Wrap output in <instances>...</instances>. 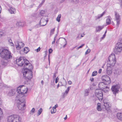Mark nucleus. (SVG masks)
Instances as JSON below:
<instances>
[{"label": "nucleus", "instance_id": "13d9d810", "mask_svg": "<svg viewBox=\"0 0 122 122\" xmlns=\"http://www.w3.org/2000/svg\"><path fill=\"white\" fill-rule=\"evenodd\" d=\"M1 6L0 5V13H1Z\"/></svg>", "mask_w": 122, "mask_h": 122}, {"label": "nucleus", "instance_id": "20e7f679", "mask_svg": "<svg viewBox=\"0 0 122 122\" xmlns=\"http://www.w3.org/2000/svg\"><path fill=\"white\" fill-rule=\"evenodd\" d=\"M30 66L29 69L27 68H24L22 70L23 76L29 80L32 77L31 70L33 69V66L30 64L29 65Z\"/></svg>", "mask_w": 122, "mask_h": 122}, {"label": "nucleus", "instance_id": "ddd939ff", "mask_svg": "<svg viewBox=\"0 0 122 122\" xmlns=\"http://www.w3.org/2000/svg\"><path fill=\"white\" fill-rule=\"evenodd\" d=\"M15 44L16 49L18 50H20L24 46V44L23 42H19L17 41L15 42Z\"/></svg>", "mask_w": 122, "mask_h": 122}, {"label": "nucleus", "instance_id": "72a5a7b5", "mask_svg": "<svg viewBox=\"0 0 122 122\" xmlns=\"http://www.w3.org/2000/svg\"><path fill=\"white\" fill-rule=\"evenodd\" d=\"M35 111V109L34 108H33L30 111V114H33L34 113Z\"/></svg>", "mask_w": 122, "mask_h": 122}, {"label": "nucleus", "instance_id": "774afa93", "mask_svg": "<svg viewBox=\"0 0 122 122\" xmlns=\"http://www.w3.org/2000/svg\"><path fill=\"white\" fill-rule=\"evenodd\" d=\"M121 6H122V0H121Z\"/></svg>", "mask_w": 122, "mask_h": 122}, {"label": "nucleus", "instance_id": "c9c22d12", "mask_svg": "<svg viewBox=\"0 0 122 122\" xmlns=\"http://www.w3.org/2000/svg\"><path fill=\"white\" fill-rule=\"evenodd\" d=\"M97 72L96 71H93L92 73V76H93L96 75L97 74Z\"/></svg>", "mask_w": 122, "mask_h": 122}, {"label": "nucleus", "instance_id": "4c0bfd02", "mask_svg": "<svg viewBox=\"0 0 122 122\" xmlns=\"http://www.w3.org/2000/svg\"><path fill=\"white\" fill-rule=\"evenodd\" d=\"M91 50L90 49L87 50L85 53V55H87L90 52Z\"/></svg>", "mask_w": 122, "mask_h": 122}, {"label": "nucleus", "instance_id": "dca6fc26", "mask_svg": "<svg viewBox=\"0 0 122 122\" xmlns=\"http://www.w3.org/2000/svg\"><path fill=\"white\" fill-rule=\"evenodd\" d=\"M47 19V16L43 17L40 21V23L41 25L42 26L46 25L48 21V20Z\"/></svg>", "mask_w": 122, "mask_h": 122}, {"label": "nucleus", "instance_id": "603ef678", "mask_svg": "<svg viewBox=\"0 0 122 122\" xmlns=\"http://www.w3.org/2000/svg\"><path fill=\"white\" fill-rule=\"evenodd\" d=\"M43 3H42V2H41V3L40 4V5H39V7H41V6H42V5Z\"/></svg>", "mask_w": 122, "mask_h": 122}, {"label": "nucleus", "instance_id": "4d7b16f0", "mask_svg": "<svg viewBox=\"0 0 122 122\" xmlns=\"http://www.w3.org/2000/svg\"><path fill=\"white\" fill-rule=\"evenodd\" d=\"M85 35V34H81V37H82L84 36V35Z\"/></svg>", "mask_w": 122, "mask_h": 122}, {"label": "nucleus", "instance_id": "473e14b6", "mask_svg": "<svg viewBox=\"0 0 122 122\" xmlns=\"http://www.w3.org/2000/svg\"><path fill=\"white\" fill-rule=\"evenodd\" d=\"M106 22L107 24L108 25L109 24H110L111 21L109 18H107L106 21Z\"/></svg>", "mask_w": 122, "mask_h": 122}, {"label": "nucleus", "instance_id": "f8f14e48", "mask_svg": "<svg viewBox=\"0 0 122 122\" xmlns=\"http://www.w3.org/2000/svg\"><path fill=\"white\" fill-rule=\"evenodd\" d=\"M115 20L117 22V26L119 24L121 20L120 16L119 14L116 12H115Z\"/></svg>", "mask_w": 122, "mask_h": 122}, {"label": "nucleus", "instance_id": "9d476101", "mask_svg": "<svg viewBox=\"0 0 122 122\" xmlns=\"http://www.w3.org/2000/svg\"><path fill=\"white\" fill-rule=\"evenodd\" d=\"M122 50V43L120 42H118L114 49V51L116 54H119Z\"/></svg>", "mask_w": 122, "mask_h": 122}, {"label": "nucleus", "instance_id": "412c9836", "mask_svg": "<svg viewBox=\"0 0 122 122\" xmlns=\"http://www.w3.org/2000/svg\"><path fill=\"white\" fill-rule=\"evenodd\" d=\"M71 87H68L67 88V89L66 90L65 92L63 93V97L64 98L67 94L69 92Z\"/></svg>", "mask_w": 122, "mask_h": 122}, {"label": "nucleus", "instance_id": "de8ad7c7", "mask_svg": "<svg viewBox=\"0 0 122 122\" xmlns=\"http://www.w3.org/2000/svg\"><path fill=\"white\" fill-rule=\"evenodd\" d=\"M106 36V34H104V35L101 38V39H103Z\"/></svg>", "mask_w": 122, "mask_h": 122}, {"label": "nucleus", "instance_id": "5701e85b", "mask_svg": "<svg viewBox=\"0 0 122 122\" xmlns=\"http://www.w3.org/2000/svg\"><path fill=\"white\" fill-rule=\"evenodd\" d=\"M103 28V26H97L96 28V31L97 32H100Z\"/></svg>", "mask_w": 122, "mask_h": 122}, {"label": "nucleus", "instance_id": "ea45409f", "mask_svg": "<svg viewBox=\"0 0 122 122\" xmlns=\"http://www.w3.org/2000/svg\"><path fill=\"white\" fill-rule=\"evenodd\" d=\"M42 26L41 25V24H40V23L39 24H37L36 26V27L37 28H38L39 27H40L41 26Z\"/></svg>", "mask_w": 122, "mask_h": 122}, {"label": "nucleus", "instance_id": "37998d69", "mask_svg": "<svg viewBox=\"0 0 122 122\" xmlns=\"http://www.w3.org/2000/svg\"><path fill=\"white\" fill-rule=\"evenodd\" d=\"M4 35V33L0 31V37L3 36Z\"/></svg>", "mask_w": 122, "mask_h": 122}, {"label": "nucleus", "instance_id": "a211bd4d", "mask_svg": "<svg viewBox=\"0 0 122 122\" xmlns=\"http://www.w3.org/2000/svg\"><path fill=\"white\" fill-rule=\"evenodd\" d=\"M113 73L115 75H118L121 74L122 73V71L118 69H115L113 71Z\"/></svg>", "mask_w": 122, "mask_h": 122}, {"label": "nucleus", "instance_id": "c85d7f7f", "mask_svg": "<svg viewBox=\"0 0 122 122\" xmlns=\"http://www.w3.org/2000/svg\"><path fill=\"white\" fill-rule=\"evenodd\" d=\"M79 0H71V2L74 4H76L78 3Z\"/></svg>", "mask_w": 122, "mask_h": 122}, {"label": "nucleus", "instance_id": "2f4dec72", "mask_svg": "<svg viewBox=\"0 0 122 122\" xmlns=\"http://www.w3.org/2000/svg\"><path fill=\"white\" fill-rule=\"evenodd\" d=\"M89 90H86L85 91V96H87L89 95Z\"/></svg>", "mask_w": 122, "mask_h": 122}, {"label": "nucleus", "instance_id": "864d4df0", "mask_svg": "<svg viewBox=\"0 0 122 122\" xmlns=\"http://www.w3.org/2000/svg\"><path fill=\"white\" fill-rule=\"evenodd\" d=\"M90 80L92 82L94 80V78H91Z\"/></svg>", "mask_w": 122, "mask_h": 122}, {"label": "nucleus", "instance_id": "680f3d73", "mask_svg": "<svg viewBox=\"0 0 122 122\" xmlns=\"http://www.w3.org/2000/svg\"><path fill=\"white\" fill-rule=\"evenodd\" d=\"M59 84H58L57 86V88H58V87H59Z\"/></svg>", "mask_w": 122, "mask_h": 122}, {"label": "nucleus", "instance_id": "f704fd0d", "mask_svg": "<svg viewBox=\"0 0 122 122\" xmlns=\"http://www.w3.org/2000/svg\"><path fill=\"white\" fill-rule=\"evenodd\" d=\"M45 13V11L44 10H41L40 12V14L41 16H43Z\"/></svg>", "mask_w": 122, "mask_h": 122}, {"label": "nucleus", "instance_id": "6ab92c4d", "mask_svg": "<svg viewBox=\"0 0 122 122\" xmlns=\"http://www.w3.org/2000/svg\"><path fill=\"white\" fill-rule=\"evenodd\" d=\"M9 12L11 14H15L16 12L15 9L12 7H10L8 9Z\"/></svg>", "mask_w": 122, "mask_h": 122}, {"label": "nucleus", "instance_id": "338daca9", "mask_svg": "<svg viewBox=\"0 0 122 122\" xmlns=\"http://www.w3.org/2000/svg\"><path fill=\"white\" fill-rule=\"evenodd\" d=\"M66 44V43L64 45V47H65V46Z\"/></svg>", "mask_w": 122, "mask_h": 122}, {"label": "nucleus", "instance_id": "aec40b11", "mask_svg": "<svg viewBox=\"0 0 122 122\" xmlns=\"http://www.w3.org/2000/svg\"><path fill=\"white\" fill-rule=\"evenodd\" d=\"M16 92V90L15 89H12L8 93V95L10 96H14Z\"/></svg>", "mask_w": 122, "mask_h": 122}, {"label": "nucleus", "instance_id": "a19ab883", "mask_svg": "<svg viewBox=\"0 0 122 122\" xmlns=\"http://www.w3.org/2000/svg\"><path fill=\"white\" fill-rule=\"evenodd\" d=\"M59 78L58 77H57L55 80V83H57L59 81Z\"/></svg>", "mask_w": 122, "mask_h": 122}, {"label": "nucleus", "instance_id": "c03bdc74", "mask_svg": "<svg viewBox=\"0 0 122 122\" xmlns=\"http://www.w3.org/2000/svg\"><path fill=\"white\" fill-rule=\"evenodd\" d=\"M52 50L51 49H50L49 50V54L51 53L52 52Z\"/></svg>", "mask_w": 122, "mask_h": 122}, {"label": "nucleus", "instance_id": "bf43d9fd", "mask_svg": "<svg viewBox=\"0 0 122 122\" xmlns=\"http://www.w3.org/2000/svg\"><path fill=\"white\" fill-rule=\"evenodd\" d=\"M65 1V0H61V3H62L64 1Z\"/></svg>", "mask_w": 122, "mask_h": 122}, {"label": "nucleus", "instance_id": "79ce46f5", "mask_svg": "<svg viewBox=\"0 0 122 122\" xmlns=\"http://www.w3.org/2000/svg\"><path fill=\"white\" fill-rule=\"evenodd\" d=\"M41 49V48L40 47H39L37 49L35 50V51H36L37 52H38Z\"/></svg>", "mask_w": 122, "mask_h": 122}, {"label": "nucleus", "instance_id": "4be33fe9", "mask_svg": "<svg viewBox=\"0 0 122 122\" xmlns=\"http://www.w3.org/2000/svg\"><path fill=\"white\" fill-rule=\"evenodd\" d=\"M71 87H68L67 88V89L66 90L65 92L63 93V97L64 98L67 94L69 92Z\"/></svg>", "mask_w": 122, "mask_h": 122}, {"label": "nucleus", "instance_id": "09e8293b", "mask_svg": "<svg viewBox=\"0 0 122 122\" xmlns=\"http://www.w3.org/2000/svg\"><path fill=\"white\" fill-rule=\"evenodd\" d=\"M102 69H100L98 71V73H101V72L102 71Z\"/></svg>", "mask_w": 122, "mask_h": 122}, {"label": "nucleus", "instance_id": "7c9ffc66", "mask_svg": "<svg viewBox=\"0 0 122 122\" xmlns=\"http://www.w3.org/2000/svg\"><path fill=\"white\" fill-rule=\"evenodd\" d=\"M25 24V23L23 22H20L18 23L19 25V26L21 27L23 26Z\"/></svg>", "mask_w": 122, "mask_h": 122}, {"label": "nucleus", "instance_id": "b1692460", "mask_svg": "<svg viewBox=\"0 0 122 122\" xmlns=\"http://www.w3.org/2000/svg\"><path fill=\"white\" fill-rule=\"evenodd\" d=\"M117 116L119 120H122V113H118Z\"/></svg>", "mask_w": 122, "mask_h": 122}, {"label": "nucleus", "instance_id": "a18cd8bd", "mask_svg": "<svg viewBox=\"0 0 122 122\" xmlns=\"http://www.w3.org/2000/svg\"><path fill=\"white\" fill-rule=\"evenodd\" d=\"M62 41L64 42H66V40L65 38H62Z\"/></svg>", "mask_w": 122, "mask_h": 122}, {"label": "nucleus", "instance_id": "49530a36", "mask_svg": "<svg viewBox=\"0 0 122 122\" xmlns=\"http://www.w3.org/2000/svg\"><path fill=\"white\" fill-rule=\"evenodd\" d=\"M68 84L69 85H71L72 84V82L71 81H68Z\"/></svg>", "mask_w": 122, "mask_h": 122}, {"label": "nucleus", "instance_id": "3c124183", "mask_svg": "<svg viewBox=\"0 0 122 122\" xmlns=\"http://www.w3.org/2000/svg\"><path fill=\"white\" fill-rule=\"evenodd\" d=\"M58 107V105L57 104H56L54 106V108H56L57 107Z\"/></svg>", "mask_w": 122, "mask_h": 122}, {"label": "nucleus", "instance_id": "0e129e2a", "mask_svg": "<svg viewBox=\"0 0 122 122\" xmlns=\"http://www.w3.org/2000/svg\"><path fill=\"white\" fill-rule=\"evenodd\" d=\"M42 3H44V2H45V1H44L43 0V1H42Z\"/></svg>", "mask_w": 122, "mask_h": 122}, {"label": "nucleus", "instance_id": "423d86ee", "mask_svg": "<svg viewBox=\"0 0 122 122\" xmlns=\"http://www.w3.org/2000/svg\"><path fill=\"white\" fill-rule=\"evenodd\" d=\"M16 99L17 107L18 109L21 110H24L25 108V104L24 102L25 101L24 98H18Z\"/></svg>", "mask_w": 122, "mask_h": 122}, {"label": "nucleus", "instance_id": "1a4fd4ad", "mask_svg": "<svg viewBox=\"0 0 122 122\" xmlns=\"http://www.w3.org/2000/svg\"><path fill=\"white\" fill-rule=\"evenodd\" d=\"M107 83L102 82H100L98 84V87L99 89L102 90L104 92H108L109 90V87L108 86Z\"/></svg>", "mask_w": 122, "mask_h": 122}, {"label": "nucleus", "instance_id": "9b49d317", "mask_svg": "<svg viewBox=\"0 0 122 122\" xmlns=\"http://www.w3.org/2000/svg\"><path fill=\"white\" fill-rule=\"evenodd\" d=\"M95 96L100 101H102L103 98V94L102 90L96 89L95 92Z\"/></svg>", "mask_w": 122, "mask_h": 122}, {"label": "nucleus", "instance_id": "5fc2aeb1", "mask_svg": "<svg viewBox=\"0 0 122 122\" xmlns=\"http://www.w3.org/2000/svg\"><path fill=\"white\" fill-rule=\"evenodd\" d=\"M67 118V115H66V117L64 118V119L65 120H66Z\"/></svg>", "mask_w": 122, "mask_h": 122}, {"label": "nucleus", "instance_id": "6e6552de", "mask_svg": "<svg viewBox=\"0 0 122 122\" xmlns=\"http://www.w3.org/2000/svg\"><path fill=\"white\" fill-rule=\"evenodd\" d=\"M116 62L115 55L114 54H112L109 56L108 61L107 62V66L113 67Z\"/></svg>", "mask_w": 122, "mask_h": 122}, {"label": "nucleus", "instance_id": "a878e982", "mask_svg": "<svg viewBox=\"0 0 122 122\" xmlns=\"http://www.w3.org/2000/svg\"><path fill=\"white\" fill-rule=\"evenodd\" d=\"M42 108H40L38 111L37 112V116H39L40 114H41L42 112Z\"/></svg>", "mask_w": 122, "mask_h": 122}, {"label": "nucleus", "instance_id": "6e6d98bb", "mask_svg": "<svg viewBox=\"0 0 122 122\" xmlns=\"http://www.w3.org/2000/svg\"><path fill=\"white\" fill-rule=\"evenodd\" d=\"M56 108L54 109V113H55L56 112Z\"/></svg>", "mask_w": 122, "mask_h": 122}, {"label": "nucleus", "instance_id": "e2e57ef3", "mask_svg": "<svg viewBox=\"0 0 122 122\" xmlns=\"http://www.w3.org/2000/svg\"><path fill=\"white\" fill-rule=\"evenodd\" d=\"M107 30H106V31H105V33L104 34H106V33H107Z\"/></svg>", "mask_w": 122, "mask_h": 122}, {"label": "nucleus", "instance_id": "bb28decb", "mask_svg": "<svg viewBox=\"0 0 122 122\" xmlns=\"http://www.w3.org/2000/svg\"><path fill=\"white\" fill-rule=\"evenodd\" d=\"M104 14V12H103L101 14L98 15L97 17H96V20H97V19H99Z\"/></svg>", "mask_w": 122, "mask_h": 122}, {"label": "nucleus", "instance_id": "f03ea898", "mask_svg": "<svg viewBox=\"0 0 122 122\" xmlns=\"http://www.w3.org/2000/svg\"><path fill=\"white\" fill-rule=\"evenodd\" d=\"M28 89L27 88L24 86H21L18 87L17 92L19 94L16 97L17 98H24V95L26 94Z\"/></svg>", "mask_w": 122, "mask_h": 122}, {"label": "nucleus", "instance_id": "f257e3e1", "mask_svg": "<svg viewBox=\"0 0 122 122\" xmlns=\"http://www.w3.org/2000/svg\"><path fill=\"white\" fill-rule=\"evenodd\" d=\"M0 54L1 57L5 60L2 61V64L4 65H6L8 62V59L12 58L13 55L9 49H2Z\"/></svg>", "mask_w": 122, "mask_h": 122}, {"label": "nucleus", "instance_id": "39448f33", "mask_svg": "<svg viewBox=\"0 0 122 122\" xmlns=\"http://www.w3.org/2000/svg\"><path fill=\"white\" fill-rule=\"evenodd\" d=\"M7 122H21V118L16 115L10 116L7 117Z\"/></svg>", "mask_w": 122, "mask_h": 122}, {"label": "nucleus", "instance_id": "58836bf2", "mask_svg": "<svg viewBox=\"0 0 122 122\" xmlns=\"http://www.w3.org/2000/svg\"><path fill=\"white\" fill-rule=\"evenodd\" d=\"M53 34V29H52L51 30L50 33V35L51 36Z\"/></svg>", "mask_w": 122, "mask_h": 122}, {"label": "nucleus", "instance_id": "e433bc0d", "mask_svg": "<svg viewBox=\"0 0 122 122\" xmlns=\"http://www.w3.org/2000/svg\"><path fill=\"white\" fill-rule=\"evenodd\" d=\"M49 109L51 110V114L53 113V107H50L49 108Z\"/></svg>", "mask_w": 122, "mask_h": 122}, {"label": "nucleus", "instance_id": "7ed1b4c3", "mask_svg": "<svg viewBox=\"0 0 122 122\" xmlns=\"http://www.w3.org/2000/svg\"><path fill=\"white\" fill-rule=\"evenodd\" d=\"M110 107L109 103L107 102H105L104 101L103 105L99 103L97 104V109L99 111H101L102 110L103 111L106 110L108 111L110 110Z\"/></svg>", "mask_w": 122, "mask_h": 122}, {"label": "nucleus", "instance_id": "c756f323", "mask_svg": "<svg viewBox=\"0 0 122 122\" xmlns=\"http://www.w3.org/2000/svg\"><path fill=\"white\" fill-rule=\"evenodd\" d=\"M8 42L9 44L11 46H14V44L13 43L12 41L10 39H9L8 40Z\"/></svg>", "mask_w": 122, "mask_h": 122}, {"label": "nucleus", "instance_id": "052dcab7", "mask_svg": "<svg viewBox=\"0 0 122 122\" xmlns=\"http://www.w3.org/2000/svg\"><path fill=\"white\" fill-rule=\"evenodd\" d=\"M41 83L42 85H43L44 84V82L43 80H42L41 81Z\"/></svg>", "mask_w": 122, "mask_h": 122}, {"label": "nucleus", "instance_id": "393cba45", "mask_svg": "<svg viewBox=\"0 0 122 122\" xmlns=\"http://www.w3.org/2000/svg\"><path fill=\"white\" fill-rule=\"evenodd\" d=\"M29 51V49L28 47H25L23 51L25 53H27Z\"/></svg>", "mask_w": 122, "mask_h": 122}, {"label": "nucleus", "instance_id": "cd10ccee", "mask_svg": "<svg viewBox=\"0 0 122 122\" xmlns=\"http://www.w3.org/2000/svg\"><path fill=\"white\" fill-rule=\"evenodd\" d=\"M61 15L59 14V15L56 18V20L58 21V22H59L60 20V18L61 17Z\"/></svg>", "mask_w": 122, "mask_h": 122}, {"label": "nucleus", "instance_id": "69168bd1", "mask_svg": "<svg viewBox=\"0 0 122 122\" xmlns=\"http://www.w3.org/2000/svg\"><path fill=\"white\" fill-rule=\"evenodd\" d=\"M80 48H79V47H77V50H78V49H79Z\"/></svg>", "mask_w": 122, "mask_h": 122}, {"label": "nucleus", "instance_id": "2eb2a0df", "mask_svg": "<svg viewBox=\"0 0 122 122\" xmlns=\"http://www.w3.org/2000/svg\"><path fill=\"white\" fill-rule=\"evenodd\" d=\"M102 81L107 84H109L111 82L110 78L107 75H104L102 77Z\"/></svg>", "mask_w": 122, "mask_h": 122}, {"label": "nucleus", "instance_id": "f3484780", "mask_svg": "<svg viewBox=\"0 0 122 122\" xmlns=\"http://www.w3.org/2000/svg\"><path fill=\"white\" fill-rule=\"evenodd\" d=\"M113 67L107 66L106 72L107 74L110 75L111 74L112 72V68Z\"/></svg>", "mask_w": 122, "mask_h": 122}, {"label": "nucleus", "instance_id": "4468645a", "mask_svg": "<svg viewBox=\"0 0 122 122\" xmlns=\"http://www.w3.org/2000/svg\"><path fill=\"white\" fill-rule=\"evenodd\" d=\"M120 88V86L118 85H113L112 86L111 88V90L113 94H115V95L116 93H118Z\"/></svg>", "mask_w": 122, "mask_h": 122}, {"label": "nucleus", "instance_id": "8fccbe9b", "mask_svg": "<svg viewBox=\"0 0 122 122\" xmlns=\"http://www.w3.org/2000/svg\"><path fill=\"white\" fill-rule=\"evenodd\" d=\"M84 45H85L84 44H82L81 46H80L79 47V48H81L82 47V46H84Z\"/></svg>", "mask_w": 122, "mask_h": 122}, {"label": "nucleus", "instance_id": "0eeeda50", "mask_svg": "<svg viewBox=\"0 0 122 122\" xmlns=\"http://www.w3.org/2000/svg\"><path fill=\"white\" fill-rule=\"evenodd\" d=\"M16 61L17 65L20 66H22L24 64V66L28 65L29 62L26 59H24L23 57H20L16 60Z\"/></svg>", "mask_w": 122, "mask_h": 122}]
</instances>
